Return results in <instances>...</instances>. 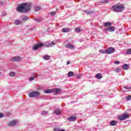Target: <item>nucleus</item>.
<instances>
[{
	"instance_id": "e433bc0d",
	"label": "nucleus",
	"mask_w": 131,
	"mask_h": 131,
	"mask_svg": "<svg viewBox=\"0 0 131 131\" xmlns=\"http://www.w3.org/2000/svg\"><path fill=\"white\" fill-rule=\"evenodd\" d=\"M124 89H126V90H131V88L130 87H128L127 86H125Z\"/></svg>"
},
{
	"instance_id": "a19ab883",
	"label": "nucleus",
	"mask_w": 131,
	"mask_h": 131,
	"mask_svg": "<svg viewBox=\"0 0 131 131\" xmlns=\"http://www.w3.org/2000/svg\"><path fill=\"white\" fill-rule=\"evenodd\" d=\"M54 130H55V131H65V130H64V129L58 130V129H55Z\"/></svg>"
},
{
	"instance_id": "9d476101",
	"label": "nucleus",
	"mask_w": 131,
	"mask_h": 131,
	"mask_svg": "<svg viewBox=\"0 0 131 131\" xmlns=\"http://www.w3.org/2000/svg\"><path fill=\"white\" fill-rule=\"evenodd\" d=\"M20 60H21L20 57H14L11 59V61H13L14 62H18V61H20Z\"/></svg>"
},
{
	"instance_id": "f03ea898",
	"label": "nucleus",
	"mask_w": 131,
	"mask_h": 131,
	"mask_svg": "<svg viewBox=\"0 0 131 131\" xmlns=\"http://www.w3.org/2000/svg\"><path fill=\"white\" fill-rule=\"evenodd\" d=\"M124 8L123 5H115L111 8V10L113 12H122Z\"/></svg>"
},
{
	"instance_id": "412c9836",
	"label": "nucleus",
	"mask_w": 131,
	"mask_h": 131,
	"mask_svg": "<svg viewBox=\"0 0 131 131\" xmlns=\"http://www.w3.org/2000/svg\"><path fill=\"white\" fill-rule=\"evenodd\" d=\"M122 68L124 70H127V69H128V64H125L123 65Z\"/></svg>"
},
{
	"instance_id": "bb28decb",
	"label": "nucleus",
	"mask_w": 131,
	"mask_h": 131,
	"mask_svg": "<svg viewBox=\"0 0 131 131\" xmlns=\"http://www.w3.org/2000/svg\"><path fill=\"white\" fill-rule=\"evenodd\" d=\"M41 9V8L40 7H36L35 8V11H39Z\"/></svg>"
},
{
	"instance_id": "a211bd4d",
	"label": "nucleus",
	"mask_w": 131,
	"mask_h": 131,
	"mask_svg": "<svg viewBox=\"0 0 131 131\" xmlns=\"http://www.w3.org/2000/svg\"><path fill=\"white\" fill-rule=\"evenodd\" d=\"M111 25H112V24H111V23L109 22H106L104 24V27H109V26H111Z\"/></svg>"
},
{
	"instance_id": "f3484780",
	"label": "nucleus",
	"mask_w": 131,
	"mask_h": 131,
	"mask_svg": "<svg viewBox=\"0 0 131 131\" xmlns=\"http://www.w3.org/2000/svg\"><path fill=\"white\" fill-rule=\"evenodd\" d=\"M44 93L46 94H52V93H53V90H46L44 91Z\"/></svg>"
},
{
	"instance_id": "20e7f679",
	"label": "nucleus",
	"mask_w": 131,
	"mask_h": 131,
	"mask_svg": "<svg viewBox=\"0 0 131 131\" xmlns=\"http://www.w3.org/2000/svg\"><path fill=\"white\" fill-rule=\"evenodd\" d=\"M115 52V49L112 47H109L108 49H105V54L110 55L111 54H113Z\"/></svg>"
},
{
	"instance_id": "4468645a",
	"label": "nucleus",
	"mask_w": 131,
	"mask_h": 131,
	"mask_svg": "<svg viewBox=\"0 0 131 131\" xmlns=\"http://www.w3.org/2000/svg\"><path fill=\"white\" fill-rule=\"evenodd\" d=\"M66 48H68V49H74V46H73V45L68 43L66 44Z\"/></svg>"
},
{
	"instance_id": "ddd939ff",
	"label": "nucleus",
	"mask_w": 131,
	"mask_h": 131,
	"mask_svg": "<svg viewBox=\"0 0 131 131\" xmlns=\"http://www.w3.org/2000/svg\"><path fill=\"white\" fill-rule=\"evenodd\" d=\"M71 31V29L68 28H64L62 29V32H70Z\"/></svg>"
},
{
	"instance_id": "5701e85b",
	"label": "nucleus",
	"mask_w": 131,
	"mask_h": 131,
	"mask_svg": "<svg viewBox=\"0 0 131 131\" xmlns=\"http://www.w3.org/2000/svg\"><path fill=\"white\" fill-rule=\"evenodd\" d=\"M21 20H16L14 21L15 25H19V24H21Z\"/></svg>"
},
{
	"instance_id": "7ed1b4c3",
	"label": "nucleus",
	"mask_w": 131,
	"mask_h": 131,
	"mask_svg": "<svg viewBox=\"0 0 131 131\" xmlns=\"http://www.w3.org/2000/svg\"><path fill=\"white\" fill-rule=\"evenodd\" d=\"M38 96H39V92L37 91L32 92L29 94L30 98H37Z\"/></svg>"
},
{
	"instance_id": "f704fd0d",
	"label": "nucleus",
	"mask_w": 131,
	"mask_h": 131,
	"mask_svg": "<svg viewBox=\"0 0 131 131\" xmlns=\"http://www.w3.org/2000/svg\"><path fill=\"white\" fill-rule=\"evenodd\" d=\"M27 19H28V16H25L24 18H22V19L24 21H26V20H27Z\"/></svg>"
},
{
	"instance_id": "a18cd8bd",
	"label": "nucleus",
	"mask_w": 131,
	"mask_h": 131,
	"mask_svg": "<svg viewBox=\"0 0 131 131\" xmlns=\"http://www.w3.org/2000/svg\"><path fill=\"white\" fill-rule=\"evenodd\" d=\"M2 74V73L0 72V75Z\"/></svg>"
},
{
	"instance_id": "4c0bfd02",
	"label": "nucleus",
	"mask_w": 131,
	"mask_h": 131,
	"mask_svg": "<svg viewBox=\"0 0 131 131\" xmlns=\"http://www.w3.org/2000/svg\"><path fill=\"white\" fill-rule=\"evenodd\" d=\"M119 63H120V61H115V64H119Z\"/></svg>"
},
{
	"instance_id": "79ce46f5",
	"label": "nucleus",
	"mask_w": 131,
	"mask_h": 131,
	"mask_svg": "<svg viewBox=\"0 0 131 131\" xmlns=\"http://www.w3.org/2000/svg\"><path fill=\"white\" fill-rule=\"evenodd\" d=\"M4 117V115L2 113H0V118H2V117Z\"/></svg>"
},
{
	"instance_id": "2eb2a0df",
	"label": "nucleus",
	"mask_w": 131,
	"mask_h": 131,
	"mask_svg": "<svg viewBox=\"0 0 131 131\" xmlns=\"http://www.w3.org/2000/svg\"><path fill=\"white\" fill-rule=\"evenodd\" d=\"M61 89H53V93H60L61 92Z\"/></svg>"
},
{
	"instance_id": "b1692460",
	"label": "nucleus",
	"mask_w": 131,
	"mask_h": 131,
	"mask_svg": "<svg viewBox=\"0 0 131 131\" xmlns=\"http://www.w3.org/2000/svg\"><path fill=\"white\" fill-rule=\"evenodd\" d=\"M44 60H50V56L49 55H45L43 56Z\"/></svg>"
},
{
	"instance_id": "473e14b6",
	"label": "nucleus",
	"mask_w": 131,
	"mask_h": 131,
	"mask_svg": "<svg viewBox=\"0 0 131 131\" xmlns=\"http://www.w3.org/2000/svg\"><path fill=\"white\" fill-rule=\"evenodd\" d=\"M14 75H15V73L14 72H12L10 73V76H14Z\"/></svg>"
},
{
	"instance_id": "9b49d317",
	"label": "nucleus",
	"mask_w": 131,
	"mask_h": 131,
	"mask_svg": "<svg viewBox=\"0 0 131 131\" xmlns=\"http://www.w3.org/2000/svg\"><path fill=\"white\" fill-rule=\"evenodd\" d=\"M69 121H75L76 120V117L75 116H72L68 118Z\"/></svg>"
},
{
	"instance_id": "c9c22d12",
	"label": "nucleus",
	"mask_w": 131,
	"mask_h": 131,
	"mask_svg": "<svg viewBox=\"0 0 131 131\" xmlns=\"http://www.w3.org/2000/svg\"><path fill=\"white\" fill-rule=\"evenodd\" d=\"M76 32H80V29L79 28H77L76 29Z\"/></svg>"
},
{
	"instance_id": "4be33fe9",
	"label": "nucleus",
	"mask_w": 131,
	"mask_h": 131,
	"mask_svg": "<svg viewBox=\"0 0 131 131\" xmlns=\"http://www.w3.org/2000/svg\"><path fill=\"white\" fill-rule=\"evenodd\" d=\"M85 13L87 14V15H92L93 14H94V12H93V11H88V10H85Z\"/></svg>"
},
{
	"instance_id": "39448f33",
	"label": "nucleus",
	"mask_w": 131,
	"mask_h": 131,
	"mask_svg": "<svg viewBox=\"0 0 131 131\" xmlns=\"http://www.w3.org/2000/svg\"><path fill=\"white\" fill-rule=\"evenodd\" d=\"M55 45H56V41H52L51 43L46 42L44 43V46H45L46 48H50L51 47H53V46H55Z\"/></svg>"
},
{
	"instance_id": "c03bdc74",
	"label": "nucleus",
	"mask_w": 131,
	"mask_h": 131,
	"mask_svg": "<svg viewBox=\"0 0 131 131\" xmlns=\"http://www.w3.org/2000/svg\"><path fill=\"white\" fill-rule=\"evenodd\" d=\"M3 15H4V16H6L7 15V14H6V12H4Z\"/></svg>"
},
{
	"instance_id": "ea45409f",
	"label": "nucleus",
	"mask_w": 131,
	"mask_h": 131,
	"mask_svg": "<svg viewBox=\"0 0 131 131\" xmlns=\"http://www.w3.org/2000/svg\"><path fill=\"white\" fill-rule=\"evenodd\" d=\"M116 72H119V71H120V69L119 68H117L116 69Z\"/></svg>"
},
{
	"instance_id": "6ab92c4d",
	"label": "nucleus",
	"mask_w": 131,
	"mask_h": 131,
	"mask_svg": "<svg viewBox=\"0 0 131 131\" xmlns=\"http://www.w3.org/2000/svg\"><path fill=\"white\" fill-rule=\"evenodd\" d=\"M96 77L97 79H101L102 78V75L100 73H98L96 75Z\"/></svg>"
},
{
	"instance_id": "393cba45",
	"label": "nucleus",
	"mask_w": 131,
	"mask_h": 131,
	"mask_svg": "<svg viewBox=\"0 0 131 131\" xmlns=\"http://www.w3.org/2000/svg\"><path fill=\"white\" fill-rule=\"evenodd\" d=\"M74 73L73 72H69L68 74V75L69 77H72L73 75H74Z\"/></svg>"
},
{
	"instance_id": "6e6552de",
	"label": "nucleus",
	"mask_w": 131,
	"mask_h": 131,
	"mask_svg": "<svg viewBox=\"0 0 131 131\" xmlns=\"http://www.w3.org/2000/svg\"><path fill=\"white\" fill-rule=\"evenodd\" d=\"M43 46V44L41 43H39L38 45H34L33 47V50H34V51H35L38 49H39V48H41V47H42Z\"/></svg>"
},
{
	"instance_id": "a878e982",
	"label": "nucleus",
	"mask_w": 131,
	"mask_h": 131,
	"mask_svg": "<svg viewBox=\"0 0 131 131\" xmlns=\"http://www.w3.org/2000/svg\"><path fill=\"white\" fill-rule=\"evenodd\" d=\"M126 54H127V55H130L131 54V49H128L126 51Z\"/></svg>"
},
{
	"instance_id": "cd10ccee",
	"label": "nucleus",
	"mask_w": 131,
	"mask_h": 131,
	"mask_svg": "<svg viewBox=\"0 0 131 131\" xmlns=\"http://www.w3.org/2000/svg\"><path fill=\"white\" fill-rule=\"evenodd\" d=\"M35 20L36 21V22H38V23L41 22V19L40 18H36L35 19Z\"/></svg>"
},
{
	"instance_id": "f257e3e1",
	"label": "nucleus",
	"mask_w": 131,
	"mask_h": 131,
	"mask_svg": "<svg viewBox=\"0 0 131 131\" xmlns=\"http://www.w3.org/2000/svg\"><path fill=\"white\" fill-rule=\"evenodd\" d=\"M31 5L29 4H23L19 5L16 9L17 12L20 13H27V12L30 10Z\"/></svg>"
},
{
	"instance_id": "58836bf2",
	"label": "nucleus",
	"mask_w": 131,
	"mask_h": 131,
	"mask_svg": "<svg viewBox=\"0 0 131 131\" xmlns=\"http://www.w3.org/2000/svg\"><path fill=\"white\" fill-rule=\"evenodd\" d=\"M5 3L3 1H0V5H5Z\"/></svg>"
},
{
	"instance_id": "37998d69",
	"label": "nucleus",
	"mask_w": 131,
	"mask_h": 131,
	"mask_svg": "<svg viewBox=\"0 0 131 131\" xmlns=\"http://www.w3.org/2000/svg\"><path fill=\"white\" fill-rule=\"evenodd\" d=\"M69 64H70V62L69 61H68L67 62V65H69Z\"/></svg>"
},
{
	"instance_id": "1a4fd4ad",
	"label": "nucleus",
	"mask_w": 131,
	"mask_h": 131,
	"mask_svg": "<svg viewBox=\"0 0 131 131\" xmlns=\"http://www.w3.org/2000/svg\"><path fill=\"white\" fill-rule=\"evenodd\" d=\"M16 124H17V120H14L9 122L8 125V126H15Z\"/></svg>"
},
{
	"instance_id": "423d86ee",
	"label": "nucleus",
	"mask_w": 131,
	"mask_h": 131,
	"mask_svg": "<svg viewBox=\"0 0 131 131\" xmlns=\"http://www.w3.org/2000/svg\"><path fill=\"white\" fill-rule=\"evenodd\" d=\"M129 116V115H128L126 113H125V114H123L122 115H121L119 117V120H124V119H126V118H128Z\"/></svg>"
},
{
	"instance_id": "72a5a7b5",
	"label": "nucleus",
	"mask_w": 131,
	"mask_h": 131,
	"mask_svg": "<svg viewBox=\"0 0 131 131\" xmlns=\"http://www.w3.org/2000/svg\"><path fill=\"white\" fill-rule=\"evenodd\" d=\"M130 100H131V95H129L126 97L127 101H130Z\"/></svg>"
},
{
	"instance_id": "c756f323",
	"label": "nucleus",
	"mask_w": 131,
	"mask_h": 131,
	"mask_svg": "<svg viewBox=\"0 0 131 131\" xmlns=\"http://www.w3.org/2000/svg\"><path fill=\"white\" fill-rule=\"evenodd\" d=\"M34 78H35V77L32 76L29 78V81H32V80H34Z\"/></svg>"
},
{
	"instance_id": "dca6fc26",
	"label": "nucleus",
	"mask_w": 131,
	"mask_h": 131,
	"mask_svg": "<svg viewBox=\"0 0 131 131\" xmlns=\"http://www.w3.org/2000/svg\"><path fill=\"white\" fill-rule=\"evenodd\" d=\"M54 112L56 115H59V114H61V110L59 108H56L55 111Z\"/></svg>"
},
{
	"instance_id": "f8f14e48",
	"label": "nucleus",
	"mask_w": 131,
	"mask_h": 131,
	"mask_svg": "<svg viewBox=\"0 0 131 131\" xmlns=\"http://www.w3.org/2000/svg\"><path fill=\"white\" fill-rule=\"evenodd\" d=\"M106 30L107 31H110V32H112V31H114L115 30V28L114 27H110L106 29Z\"/></svg>"
},
{
	"instance_id": "0eeeda50",
	"label": "nucleus",
	"mask_w": 131,
	"mask_h": 131,
	"mask_svg": "<svg viewBox=\"0 0 131 131\" xmlns=\"http://www.w3.org/2000/svg\"><path fill=\"white\" fill-rule=\"evenodd\" d=\"M110 0H103L99 1L98 3H95V6H100L101 4H108L110 3Z\"/></svg>"
},
{
	"instance_id": "7c9ffc66",
	"label": "nucleus",
	"mask_w": 131,
	"mask_h": 131,
	"mask_svg": "<svg viewBox=\"0 0 131 131\" xmlns=\"http://www.w3.org/2000/svg\"><path fill=\"white\" fill-rule=\"evenodd\" d=\"M48 114V112H47V111H42V112H41V115H47Z\"/></svg>"
},
{
	"instance_id": "aec40b11",
	"label": "nucleus",
	"mask_w": 131,
	"mask_h": 131,
	"mask_svg": "<svg viewBox=\"0 0 131 131\" xmlns=\"http://www.w3.org/2000/svg\"><path fill=\"white\" fill-rule=\"evenodd\" d=\"M117 122L116 121L113 120L111 122L110 124L112 126H114V125H116Z\"/></svg>"
},
{
	"instance_id": "2f4dec72",
	"label": "nucleus",
	"mask_w": 131,
	"mask_h": 131,
	"mask_svg": "<svg viewBox=\"0 0 131 131\" xmlns=\"http://www.w3.org/2000/svg\"><path fill=\"white\" fill-rule=\"evenodd\" d=\"M50 15H51V16H54V15H56V12H55V11L51 12Z\"/></svg>"
},
{
	"instance_id": "c85d7f7f",
	"label": "nucleus",
	"mask_w": 131,
	"mask_h": 131,
	"mask_svg": "<svg viewBox=\"0 0 131 131\" xmlns=\"http://www.w3.org/2000/svg\"><path fill=\"white\" fill-rule=\"evenodd\" d=\"M99 53H101V54H106V50H100Z\"/></svg>"
}]
</instances>
